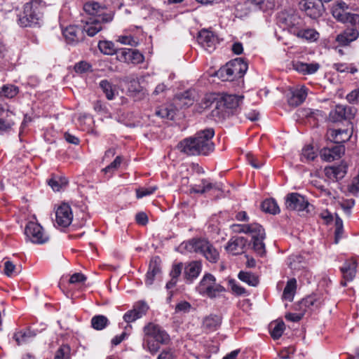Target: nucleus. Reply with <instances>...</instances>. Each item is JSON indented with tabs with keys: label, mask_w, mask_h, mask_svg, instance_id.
Wrapping results in <instances>:
<instances>
[{
	"label": "nucleus",
	"mask_w": 359,
	"mask_h": 359,
	"mask_svg": "<svg viewBox=\"0 0 359 359\" xmlns=\"http://www.w3.org/2000/svg\"><path fill=\"white\" fill-rule=\"evenodd\" d=\"M131 48H119L117 49L116 52V58L123 62H130V60H131V53H132Z\"/></svg>",
	"instance_id": "nucleus-49"
},
{
	"label": "nucleus",
	"mask_w": 359,
	"mask_h": 359,
	"mask_svg": "<svg viewBox=\"0 0 359 359\" xmlns=\"http://www.w3.org/2000/svg\"><path fill=\"white\" fill-rule=\"evenodd\" d=\"M307 96V88L302 86L296 88L291 93V96L288 98V104L292 107L300 105L306 100Z\"/></svg>",
	"instance_id": "nucleus-25"
},
{
	"label": "nucleus",
	"mask_w": 359,
	"mask_h": 359,
	"mask_svg": "<svg viewBox=\"0 0 359 359\" xmlns=\"http://www.w3.org/2000/svg\"><path fill=\"white\" fill-rule=\"evenodd\" d=\"M320 68L318 63H304L297 62L294 64V69L303 74H312L316 73Z\"/></svg>",
	"instance_id": "nucleus-31"
},
{
	"label": "nucleus",
	"mask_w": 359,
	"mask_h": 359,
	"mask_svg": "<svg viewBox=\"0 0 359 359\" xmlns=\"http://www.w3.org/2000/svg\"><path fill=\"white\" fill-rule=\"evenodd\" d=\"M48 184L53 191H59L67 185L68 180L65 177L53 176L52 178L48 180Z\"/></svg>",
	"instance_id": "nucleus-39"
},
{
	"label": "nucleus",
	"mask_w": 359,
	"mask_h": 359,
	"mask_svg": "<svg viewBox=\"0 0 359 359\" xmlns=\"http://www.w3.org/2000/svg\"><path fill=\"white\" fill-rule=\"evenodd\" d=\"M34 336L35 334L30 330L25 332L20 331L14 334L13 339L16 341L18 345H21L29 341V340Z\"/></svg>",
	"instance_id": "nucleus-44"
},
{
	"label": "nucleus",
	"mask_w": 359,
	"mask_h": 359,
	"mask_svg": "<svg viewBox=\"0 0 359 359\" xmlns=\"http://www.w3.org/2000/svg\"><path fill=\"white\" fill-rule=\"evenodd\" d=\"M98 48L102 53L109 55L116 54L117 50L114 43L109 41H100L98 43Z\"/></svg>",
	"instance_id": "nucleus-42"
},
{
	"label": "nucleus",
	"mask_w": 359,
	"mask_h": 359,
	"mask_svg": "<svg viewBox=\"0 0 359 359\" xmlns=\"http://www.w3.org/2000/svg\"><path fill=\"white\" fill-rule=\"evenodd\" d=\"M238 278L250 286H256L259 280L253 273L250 272L241 271L238 275Z\"/></svg>",
	"instance_id": "nucleus-45"
},
{
	"label": "nucleus",
	"mask_w": 359,
	"mask_h": 359,
	"mask_svg": "<svg viewBox=\"0 0 359 359\" xmlns=\"http://www.w3.org/2000/svg\"><path fill=\"white\" fill-rule=\"evenodd\" d=\"M232 70L234 80L243 76L248 69V65L241 58H237L229 62Z\"/></svg>",
	"instance_id": "nucleus-27"
},
{
	"label": "nucleus",
	"mask_w": 359,
	"mask_h": 359,
	"mask_svg": "<svg viewBox=\"0 0 359 359\" xmlns=\"http://www.w3.org/2000/svg\"><path fill=\"white\" fill-rule=\"evenodd\" d=\"M359 32L357 27L347 28L344 32L337 36V41L341 46H347L357 39Z\"/></svg>",
	"instance_id": "nucleus-24"
},
{
	"label": "nucleus",
	"mask_w": 359,
	"mask_h": 359,
	"mask_svg": "<svg viewBox=\"0 0 359 359\" xmlns=\"http://www.w3.org/2000/svg\"><path fill=\"white\" fill-rule=\"evenodd\" d=\"M182 268L183 264L182 262L174 264L170 272V277L177 280L179 276L182 273Z\"/></svg>",
	"instance_id": "nucleus-61"
},
{
	"label": "nucleus",
	"mask_w": 359,
	"mask_h": 359,
	"mask_svg": "<svg viewBox=\"0 0 359 359\" xmlns=\"http://www.w3.org/2000/svg\"><path fill=\"white\" fill-rule=\"evenodd\" d=\"M347 164L342 161L338 165H332L325 168V174L332 181H337L344 177L347 172Z\"/></svg>",
	"instance_id": "nucleus-17"
},
{
	"label": "nucleus",
	"mask_w": 359,
	"mask_h": 359,
	"mask_svg": "<svg viewBox=\"0 0 359 359\" xmlns=\"http://www.w3.org/2000/svg\"><path fill=\"white\" fill-rule=\"evenodd\" d=\"M1 90L4 97L13 98L19 92L18 88L14 85L6 84L1 87Z\"/></svg>",
	"instance_id": "nucleus-50"
},
{
	"label": "nucleus",
	"mask_w": 359,
	"mask_h": 359,
	"mask_svg": "<svg viewBox=\"0 0 359 359\" xmlns=\"http://www.w3.org/2000/svg\"><path fill=\"white\" fill-rule=\"evenodd\" d=\"M295 13H289L286 11H282L278 13L277 16V23L280 27H283V29H286L291 20L293 18V15Z\"/></svg>",
	"instance_id": "nucleus-43"
},
{
	"label": "nucleus",
	"mask_w": 359,
	"mask_h": 359,
	"mask_svg": "<svg viewBox=\"0 0 359 359\" xmlns=\"http://www.w3.org/2000/svg\"><path fill=\"white\" fill-rule=\"evenodd\" d=\"M90 67L91 66L88 62L81 61L75 65L74 70L76 72L81 74L87 72Z\"/></svg>",
	"instance_id": "nucleus-64"
},
{
	"label": "nucleus",
	"mask_w": 359,
	"mask_h": 359,
	"mask_svg": "<svg viewBox=\"0 0 359 359\" xmlns=\"http://www.w3.org/2000/svg\"><path fill=\"white\" fill-rule=\"evenodd\" d=\"M352 133H348V130L337 129L330 131L332 141L339 144H344V142L348 141Z\"/></svg>",
	"instance_id": "nucleus-32"
},
{
	"label": "nucleus",
	"mask_w": 359,
	"mask_h": 359,
	"mask_svg": "<svg viewBox=\"0 0 359 359\" xmlns=\"http://www.w3.org/2000/svg\"><path fill=\"white\" fill-rule=\"evenodd\" d=\"M149 306L144 302L137 303L133 309L126 312L123 316V320L128 323H133L144 316L148 311Z\"/></svg>",
	"instance_id": "nucleus-16"
},
{
	"label": "nucleus",
	"mask_w": 359,
	"mask_h": 359,
	"mask_svg": "<svg viewBox=\"0 0 359 359\" xmlns=\"http://www.w3.org/2000/svg\"><path fill=\"white\" fill-rule=\"evenodd\" d=\"M231 230L235 233H255L262 231V226L257 223L250 224H234L231 226Z\"/></svg>",
	"instance_id": "nucleus-30"
},
{
	"label": "nucleus",
	"mask_w": 359,
	"mask_h": 359,
	"mask_svg": "<svg viewBox=\"0 0 359 359\" xmlns=\"http://www.w3.org/2000/svg\"><path fill=\"white\" fill-rule=\"evenodd\" d=\"M301 8L312 19L320 18L325 12L324 5L320 0H303Z\"/></svg>",
	"instance_id": "nucleus-11"
},
{
	"label": "nucleus",
	"mask_w": 359,
	"mask_h": 359,
	"mask_svg": "<svg viewBox=\"0 0 359 359\" xmlns=\"http://www.w3.org/2000/svg\"><path fill=\"white\" fill-rule=\"evenodd\" d=\"M303 25V20L297 14H295L293 15L291 23H290V25L287 26L286 29H287L290 33L296 36Z\"/></svg>",
	"instance_id": "nucleus-41"
},
{
	"label": "nucleus",
	"mask_w": 359,
	"mask_h": 359,
	"mask_svg": "<svg viewBox=\"0 0 359 359\" xmlns=\"http://www.w3.org/2000/svg\"><path fill=\"white\" fill-rule=\"evenodd\" d=\"M185 248L191 252L201 253L207 260L216 263L219 258L217 250L208 240L194 238L185 243Z\"/></svg>",
	"instance_id": "nucleus-4"
},
{
	"label": "nucleus",
	"mask_w": 359,
	"mask_h": 359,
	"mask_svg": "<svg viewBox=\"0 0 359 359\" xmlns=\"http://www.w3.org/2000/svg\"><path fill=\"white\" fill-rule=\"evenodd\" d=\"M216 75L224 81L234 80L232 70L229 66V62L224 67H221L217 72Z\"/></svg>",
	"instance_id": "nucleus-46"
},
{
	"label": "nucleus",
	"mask_w": 359,
	"mask_h": 359,
	"mask_svg": "<svg viewBox=\"0 0 359 359\" xmlns=\"http://www.w3.org/2000/svg\"><path fill=\"white\" fill-rule=\"evenodd\" d=\"M344 19V21H342L341 22H348L355 27L357 26H359V15L356 13H350L348 12V14L346 15Z\"/></svg>",
	"instance_id": "nucleus-58"
},
{
	"label": "nucleus",
	"mask_w": 359,
	"mask_h": 359,
	"mask_svg": "<svg viewBox=\"0 0 359 359\" xmlns=\"http://www.w3.org/2000/svg\"><path fill=\"white\" fill-rule=\"evenodd\" d=\"M4 97L2 90L0 91V99ZM14 114L10 110L8 105L6 102H0V135L8 132L14 125L12 118Z\"/></svg>",
	"instance_id": "nucleus-10"
},
{
	"label": "nucleus",
	"mask_w": 359,
	"mask_h": 359,
	"mask_svg": "<svg viewBox=\"0 0 359 359\" xmlns=\"http://www.w3.org/2000/svg\"><path fill=\"white\" fill-rule=\"evenodd\" d=\"M130 57V62L133 64H140L144 61L143 55L137 50H132Z\"/></svg>",
	"instance_id": "nucleus-63"
},
{
	"label": "nucleus",
	"mask_w": 359,
	"mask_h": 359,
	"mask_svg": "<svg viewBox=\"0 0 359 359\" xmlns=\"http://www.w3.org/2000/svg\"><path fill=\"white\" fill-rule=\"evenodd\" d=\"M348 6L342 1L334 3L331 8L333 17L339 22L344 21V18L348 13Z\"/></svg>",
	"instance_id": "nucleus-29"
},
{
	"label": "nucleus",
	"mask_w": 359,
	"mask_h": 359,
	"mask_svg": "<svg viewBox=\"0 0 359 359\" xmlns=\"http://www.w3.org/2000/svg\"><path fill=\"white\" fill-rule=\"evenodd\" d=\"M227 110L233 115L237 111L238 108L240 107L241 103L243 99V96H237L235 95H226L222 97H219Z\"/></svg>",
	"instance_id": "nucleus-23"
},
{
	"label": "nucleus",
	"mask_w": 359,
	"mask_h": 359,
	"mask_svg": "<svg viewBox=\"0 0 359 359\" xmlns=\"http://www.w3.org/2000/svg\"><path fill=\"white\" fill-rule=\"evenodd\" d=\"M156 114L161 118L172 120L175 116V111L172 106L163 107L156 111Z\"/></svg>",
	"instance_id": "nucleus-48"
},
{
	"label": "nucleus",
	"mask_w": 359,
	"mask_h": 359,
	"mask_svg": "<svg viewBox=\"0 0 359 359\" xmlns=\"http://www.w3.org/2000/svg\"><path fill=\"white\" fill-rule=\"evenodd\" d=\"M156 190V187L140 188L136 190V196L137 198H141L142 197L152 194Z\"/></svg>",
	"instance_id": "nucleus-56"
},
{
	"label": "nucleus",
	"mask_w": 359,
	"mask_h": 359,
	"mask_svg": "<svg viewBox=\"0 0 359 359\" xmlns=\"http://www.w3.org/2000/svg\"><path fill=\"white\" fill-rule=\"evenodd\" d=\"M100 88L109 100H111L118 94L116 87L107 79L102 80L99 83Z\"/></svg>",
	"instance_id": "nucleus-34"
},
{
	"label": "nucleus",
	"mask_w": 359,
	"mask_h": 359,
	"mask_svg": "<svg viewBox=\"0 0 359 359\" xmlns=\"http://www.w3.org/2000/svg\"><path fill=\"white\" fill-rule=\"evenodd\" d=\"M4 273L6 276L11 277L17 275L19 271L12 262L8 260L4 263Z\"/></svg>",
	"instance_id": "nucleus-55"
},
{
	"label": "nucleus",
	"mask_w": 359,
	"mask_h": 359,
	"mask_svg": "<svg viewBox=\"0 0 359 359\" xmlns=\"http://www.w3.org/2000/svg\"><path fill=\"white\" fill-rule=\"evenodd\" d=\"M118 41L131 46H136L138 44L137 41L132 36H121L118 37Z\"/></svg>",
	"instance_id": "nucleus-60"
},
{
	"label": "nucleus",
	"mask_w": 359,
	"mask_h": 359,
	"mask_svg": "<svg viewBox=\"0 0 359 359\" xmlns=\"http://www.w3.org/2000/svg\"><path fill=\"white\" fill-rule=\"evenodd\" d=\"M73 215L70 206L62 203L55 212V223L58 226L67 227L72 222Z\"/></svg>",
	"instance_id": "nucleus-14"
},
{
	"label": "nucleus",
	"mask_w": 359,
	"mask_h": 359,
	"mask_svg": "<svg viewBox=\"0 0 359 359\" xmlns=\"http://www.w3.org/2000/svg\"><path fill=\"white\" fill-rule=\"evenodd\" d=\"M203 189L197 190V194H205L212 189H219L218 184L212 183L206 179L202 180Z\"/></svg>",
	"instance_id": "nucleus-54"
},
{
	"label": "nucleus",
	"mask_w": 359,
	"mask_h": 359,
	"mask_svg": "<svg viewBox=\"0 0 359 359\" xmlns=\"http://www.w3.org/2000/svg\"><path fill=\"white\" fill-rule=\"evenodd\" d=\"M177 148L180 152L188 156L201 155L193 137H187L181 140L177 144Z\"/></svg>",
	"instance_id": "nucleus-18"
},
{
	"label": "nucleus",
	"mask_w": 359,
	"mask_h": 359,
	"mask_svg": "<svg viewBox=\"0 0 359 359\" xmlns=\"http://www.w3.org/2000/svg\"><path fill=\"white\" fill-rule=\"evenodd\" d=\"M355 109L350 106L337 105L336 107L334 114L337 116L334 121L341 119H352L355 114Z\"/></svg>",
	"instance_id": "nucleus-28"
},
{
	"label": "nucleus",
	"mask_w": 359,
	"mask_h": 359,
	"mask_svg": "<svg viewBox=\"0 0 359 359\" xmlns=\"http://www.w3.org/2000/svg\"><path fill=\"white\" fill-rule=\"evenodd\" d=\"M262 210L267 213L276 215L280 212V208L276 201L273 198L264 200L261 204Z\"/></svg>",
	"instance_id": "nucleus-38"
},
{
	"label": "nucleus",
	"mask_w": 359,
	"mask_h": 359,
	"mask_svg": "<svg viewBox=\"0 0 359 359\" xmlns=\"http://www.w3.org/2000/svg\"><path fill=\"white\" fill-rule=\"evenodd\" d=\"M161 266L158 257H156L150 262L149 270L146 274L145 283L147 285H151L156 276L161 273Z\"/></svg>",
	"instance_id": "nucleus-26"
},
{
	"label": "nucleus",
	"mask_w": 359,
	"mask_h": 359,
	"mask_svg": "<svg viewBox=\"0 0 359 359\" xmlns=\"http://www.w3.org/2000/svg\"><path fill=\"white\" fill-rule=\"evenodd\" d=\"M246 158L248 162L255 168L259 169L264 165L263 161L259 160L251 154H248Z\"/></svg>",
	"instance_id": "nucleus-59"
},
{
	"label": "nucleus",
	"mask_w": 359,
	"mask_h": 359,
	"mask_svg": "<svg viewBox=\"0 0 359 359\" xmlns=\"http://www.w3.org/2000/svg\"><path fill=\"white\" fill-rule=\"evenodd\" d=\"M297 288V280L295 278L290 279L284 288L283 298L292 302Z\"/></svg>",
	"instance_id": "nucleus-37"
},
{
	"label": "nucleus",
	"mask_w": 359,
	"mask_h": 359,
	"mask_svg": "<svg viewBox=\"0 0 359 359\" xmlns=\"http://www.w3.org/2000/svg\"><path fill=\"white\" fill-rule=\"evenodd\" d=\"M191 308V305L188 302L184 301L178 303L175 306V312L189 313Z\"/></svg>",
	"instance_id": "nucleus-62"
},
{
	"label": "nucleus",
	"mask_w": 359,
	"mask_h": 359,
	"mask_svg": "<svg viewBox=\"0 0 359 359\" xmlns=\"http://www.w3.org/2000/svg\"><path fill=\"white\" fill-rule=\"evenodd\" d=\"M109 325V320L103 315H97L92 318L91 325L96 330H102Z\"/></svg>",
	"instance_id": "nucleus-40"
},
{
	"label": "nucleus",
	"mask_w": 359,
	"mask_h": 359,
	"mask_svg": "<svg viewBox=\"0 0 359 359\" xmlns=\"http://www.w3.org/2000/svg\"><path fill=\"white\" fill-rule=\"evenodd\" d=\"M252 4H254L258 9L263 11L272 10L275 7V2L273 0H250Z\"/></svg>",
	"instance_id": "nucleus-47"
},
{
	"label": "nucleus",
	"mask_w": 359,
	"mask_h": 359,
	"mask_svg": "<svg viewBox=\"0 0 359 359\" xmlns=\"http://www.w3.org/2000/svg\"><path fill=\"white\" fill-rule=\"evenodd\" d=\"M201 107L205 109L212 108L211 116L217 122H222L231 116L230 111L227 110L220 97L214 96L205 97L201 103Z\"/></svg>",
	"instance_id": "nucleus-7"
},
{
	"label": "nucleus",
	"mask_w": 359,
	"mask_h": 359,
	"mask_svg": "<svg viewBox=\"0 0 359 359\" xmlns=\"http://www.w3.org/2000/svg\"><path fill=\"white\" fill-rule=\"evenodd\" d=\"M316 154L313 150V147L311 145H307L304 147L302 153V160L305 159L306 161H313L316 158Z\"/></svg>",
	"instance_id": "nucleus-52"
},
{
	"label": "nucleus",
	"mask_w": 359,
	"mask_h": 359,
	"mask_svg": "<svg viewBox=\"0 0 359 359\" xmlns=\"http://www.w3.org/2000/svg\"><path fill=\"white\" fill-rule=\"evenodd\" d=\"M102 30L97 21L85 22L82 27L70 25L62 31L63 36L69 45L74 46L84 39V33L89 36H94Z\"/></svg>",
	"instance_id": "nucleus-3"
},
{
	"label": "nucleus",
	"mask_w": 359,
	"mask_h": 359,
	"mask_svg": "<svg viewBox=\"0 0 359 359\" xmlns=\"http://www.w3.org/2000/svg\"><path fill=\"white\" fill-rule=\"evenodd\" d=\"M214 135V129L210 128L198 131L193 137L201 155L207 156L214 151L215 144L212 142Z\"/></svg>",
	"instance_id": "nucleus-8"
},
{
	"label": "nucleus",
	"mask_w": 359,
	"mask_h": 359,
	"mask_svg": "<svg viewBox=\"0 0 359 359\" xmlns=\"http://www.w3.org/2000/svg\"><path fill=\"white\" fill-rule=\"evenodd\" d=\"M83 10L87 15H90L88 20H81L83 24L88 22H92L93 21H97L102 29L103 23L109 22L113 20V15L110 13H104V8L95 1H88L85 3L83 6Z\"/></svg>",
	"instance_id": "nucleus-6"
},
{
	"label": "nucleus",
	"mask_w": 359,
	"mask_h": 359,
	"mask_svg": "<svg viewBox=\"0 0 359 359\" xmlns=\"http://www.w3.org/2000/svg\"><path fill=\"white\" fill-rule=\"evenodd\" d=\"M196 290L203 297L210 299H215L226 291L221 284L217 283L216 278L210 273L203 275Z\"/></svg>",
	"instance_id": "nucleus-5"
},
{
	"label": "nucleus",
	"mask_w": 359,
	"mask_h": 359,
	"mask_svg": "<svg viewBox=\"0 0 359 359\" xmlns=\"http://www.w3.org/2000/svg\"><path fill=\"white\" fill-rule=\"evenodd\" d=\"M202 270V264L200 261H193L184 267V275L187 283H191L197 278Z\"/></svg>",
	"instance_id": "nucleus-19"
},
{
	"label": "nucleus",
	"mask_w": 359,
	"mask_h": 359,
	"mask_svg": "<svg viewBox=\"0 0 359 359\" xmlns=\"http://www.w3.org/2000/svg\"><path fill=\"white\" fill-rule=\"evenodd\" d=\"M25 233L34 243L43 244L48 241V236L44 233L43 227L34 222L27 224Z\"/></svg>",
	"instance_id": "nucleus-9"
},
{
	"label": "nucleus",
	"mask_w": 359,
	"mask_h": 359,
	"mask_svg": "<svg viewBox=\"0 0 359 359\" xmlns=\"http://www.w3.org/2000/svg\"><path fill=\"white\" fill-rule=\"evenodd\" d=\"M345 153L344 144H337L332 147H325L320 151L321 158L328 162L339 159Z\"/></svg>",
	"instance_id": "nucleus-15"
},
{
	"label": "nucleus",
	"mask_w": 359,
	"mask_h": 359,
	"mask_svg": "<svg viewBox=\"0 0 359 359\" xmlns=\"http://www.w3.org/2000/svg\"><path fill=\"white\" fill-rule=\"evenodd\" d=\"M340 270L342 273L343 279L351 281L355 276L356 266L353 262H345L340 268Z\"/></svg>",
	"instance_id": "nucleus-36"
},
{
	"label": "nucleus",
	"mask_w": 359,
	"mask_h": 359,
	"mask_svg": "<svg viewBox=\"0 0 359 359\" xmlns=\"http://www.w3.org/2000/svg\"><path fill=\"white\" fill-rule=\"evenodd\" d=\"M197 41L208 53H212L218 43L217 36L212 32L208 29H203L199 32Z\"/></svg>",
	"instance_id": "nucleus-12"
},
{
	"label": "nucleus",
	"mask_w": 359,
	"mask_h": 359,
	"mask_svg": "<svg viewBox=\"0 0 359 359\" xmlns=\"http://www.w3.org/2000/svg\"><path fill=\"white\" fill-rule=\"evenodd\" d=\"M123 158L121 156H117L116 158L107 167H105L102 171L105 173L112 172L117 170L122 163Z\"/></svg>",
	"instance_id": "nucleus-53"
},
{
	"label": "nucleus",
	"mask_w": 359,
	"mask_h": 359,
	"mask_svg": "<svg viewBox=\"0 0 359 359\" xmlns=\"http://www.w3.org/2000/svg\"><path fill=\"white\" fill-rule=\"evenodd\" d=\"M221 323L222 318L219 316L211 314L204 318L203 326L208 331L212 332L217 330Z\"/></svg>",
	"instance_id": "nucleus-33"
},
{
	"label": "nucleus",
	"mask_w": 359,
	"mask_h": 359,
	"mask_svg": "<svg viewBox=\"0 0 359 359\" xmlns=\"http://www.w3.org/2000/svg\"><path fill=\"white\" fill-rule=\"evenodd\" d=\"M287 264L295 274L296 273L304 270L306 268V262L302 255L299 254H295L292 255L287 257Z\"/></svg>",
	"instance_id": "nucleus-20"
},
{
	"label": "nucleus",
	"mask_w": 359,
	"mask_h": 359,
	"mask_svg": "<svg viewBox=\"0 0 359 359\" xmlns=\"http://www.w3.org/2000/svg\"><path fill=\"white\" fill-rule=\"evenodd\" d=\"M229 284L231 287V290L237 295H243L246 293V290L244 287L238 285L236 281L233 279L229 280Z\"/></svg>",
	"instance_id": "nucleus-57"
},
{
	"label": "nucleus",
	"mask_w": 359,
	"mask_h": 359,
	"mask_svg": "<svg viewBox=\"0 0 359 359\" xmlns=\"http://www.w3.org/2000/svg\"><path fill=\"white\" fill-rule=\"evenodd\" d=\"M142 348L155 355L161 344H168L170 340L169 334L159 325L149 323L143 328Z\"/></svg>",
	"instance_id": "nucleus-1"
},
{
	"label": "nucleus",
	"mask_w": 359,
	"mask_h": 359,
	"mask_svg": "<svg viewBox=\"0 0 359 359\" xmlns=\"http://www.w3.org/2000/svg\"><path fill=\"white\" fill-rule=\"evenodd\" d=\"M45 4L42 0H32L23 6L18 15V24L23 27H40L43 22Z\"/></svg>",
	"instance_id": "nucleus-2"
},
{
	"label": "nucleus",
	"mask_w": 359,
	"mask_h": 359,
	"mask_svg": "<svg viewBox=\"0 0 359 359\" xmlns=\"http://www.w3.org/2000/svg\"><path fill=\"white\" fill-rule=\"evenodd\" d=\"M296 36L309 41H316L319 38V33L314 29H306L303 25Z\"/></svg>",
	"instance_id": "nucleus-35"
},
{
	"label": "nucleus",
	"mask_w": 359,
	"mask_h": 359,
	"mask_svg": "<svg viewBox=\"0 0 359 359\" xmlns=\"http://www.w3.org/2000/svg\"><path fill=\"white\" fill-rule=\"evenodd\" d=\"M248 241L244 237H236L229 241L226 247V250L233 255H238L243 252Z\"/></svg>",
	"instance_id": "nucleus-22"
},
{
	"label": "nucleus",
	"mask_w": 359,
	"mask_h": 359,
	"mask_svg": "<svg viewBox=\"0 0 359 359\" xmlns=\"http://www.w3.org/2000/svg\"><path fill=\"white\" fill-rule=\"evenodd\" d=\"M251 235L255 252L261 257L264 256L266 253L265 244L264 243L266 236L264 229L262 226V231H260Z\"/></svg>",
	"instance_id": "nucleus-21"
},
{
	"label": "nucleus",
	"mask_w": 359,
	"mask_h": 359,
	"mask_svg": "<svg viewBox=\"0 0 359 359\" xmlns=\"http://www.w3.org/2000/svg\"><path fill=\"white\" fill-rule=\"evenodd\" d=\"M309 205L306 198L298 193H290L285 197V206L288 210L302 211Z\"/></svg>",
	"instance_id": "nucleus-13"
},
{
	"label": "nucleus",
	"mask_w": 359,
	"mask_h": 359,
	"mask_svg": "<svg viewBox=\"0 0 359 359\" xmlns=\"http://www.w3.org/2000/svg\"><path fill=\"white\" fill-rule=\"evenodd\" d=\"M285 328V323L283 321L275 324L274 327L271 330V335L272 338L273 339H279L282 336Z\"/></svg>",
	"instance_id": "nucleus-51"
}]
</instances>
